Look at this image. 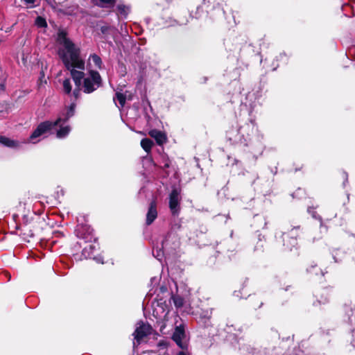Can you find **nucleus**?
<instances>
[{"instance_id": "nucleus-1", "label": "nucleus", "mask_w": 355, "mask_h": 355, "mask_svg": "<svg viewBox=\"0 0 355 355\" xmlns=\"http://www.w3.org/2000/svg\"><path fill=\"white\" fill-rule=\"evenodd\" d=\"M57 41L62 46L58 50V55L64 67L70 71L76 87L72 93L75 100L80 96V86L86 94H91L100 87L102 78L96 70H89V76L85 78L83 71L85 69V62L81 57L80 49L67 37L64 31L58 32Z\"/></svg>"}, {"instance_id": "nucleus-2", "label": "nucleus", "mask_w": 355, "mask_h": 355, "mask_svg": "<svg viewBox=\"0 0 355 355\" xmlns=\"http://www.w3.org/2000/svg\"><path fill=\"white\" fill-rule=\"evenodd\" d=\"M76 107V103L73 101L71 103L69 106L65 107L55 121H46L40 123L30 135L29 138L22 141V143H31L33 144L38 143L42 138H44L45 135L54 128L58 123L62 120H69L75 114Z\"/></svg>"}, {"instance_id": "nucleus-3", "label": "nucleus", "mask_w": 355, "mask_h": 355, "mask_svg": "<svg viewBox=\"0 0 355 355\" xmlns=\"http://www.w3.org/2000/svg\"><path fill=\"white\" fill-rule=\"evenodd\" d=\"M254 127L255 123L252 120L243 125L232 127L227 131L226 137L232 144H241L247 146Z\"/></svg>"}, {"instance_id": "nucleus-4", "label": "nucleus", "mask_w": 355, "mask_h": 355, "mask_svg": "<svg viewBox=\"0 0 355 355\" xmlns=\"http://www.w3.org/2000/svg\"><path fill=\"white\" fill-rule=\"evenodd\" d=\"M92 230L89 227L78 226L76 230L78 236L82 237L86 241L92 242V239L96 241L95 238L92 235ZM98 250V244L94 241L93 243H89L84 247L82 254L85 259H92L94 252Z\"/></svg>"}, {"instance_id": "nucleus-5", "label": "nucleus", "mask_w": 355, "mask_h": 355, "mask_svg": "<svg viewBox=\"0 0 355 355\" xmlns=\"http://www.w3.org/2000/svg\"><path fill=\"white\" fill-rule=\"evenodd\" d=\"M153 315L157 319L164 318L169 312V307L162 299L155 300L151 304Z\"/></svg>"}, {"instance_id": "nucleus-6", "label": "nucleus", "mask_w": 355, "mask_h": 355, "mask_svg": "<svg viewBox=\"0 0 355 355\" xmlns=\"http://www.w3.org/2000/svg\"><path fill=\"white\" fill-rule=\"evenodd\" d=\"M300 227H295L292 228L288 232L283 233V245L289 250L297 246V237L299 235Z\"/></svg>"}, {"instance_id": "nucleus-7", "label": "nucleus", "mask_w": 355, "mask_h": 355, "mask_svg": "<svg viewBox=\"0 0 355 355\" xmlns=\"http://www.w3.org/2000/svg\"><path fill=\"white\" fill-rule=\"evenodd\" d=\"M172 338L180 348L182 349H187L188 340L183 326L176 327Z\"/></svg>"}, {"instance_id": "nucleus-8", "label": "nucleus", "mask_w": 355, "mask_h": 355, "mask_svg": "<svg viewBox=\"0 0 355 355\" xmlns=\"http://www.w3.org/2000/svg\"><path fill=\"white\" fill-rule=\"evenodd\" d=\"M152 331V328L148 324H146L144 322H139L137 323V326L135 329L133 336L135 340H136L137 345H139L140 341L147 336L150 335Z\"/></svg>"}, {"instance_id": "nucleus-9", "label": "nucleus", "mask_w": 355, "mask_h": 355, "mask_svg": "<svg viewBox=\"0 0 355 355\" xmlns=\"http://www.w3.org/2000/svg\"><path fill=\"white\" fill-rule=\"evenodd\" d=\"M211 313V310L208 309L198 311L195 314L198 323L203 327H207L209 326Z\"/></svg>"}, {"instance_id": "nucleus-10", "label": "nucleus", "mask_w": 355, "mask_h": 355, "mask_svg": "<svg viewBox=\"0 0 355 355\" xmlns=\"http://www.w3.org/2000/svg\"><path fill=\"white\" fill-rule=\"evenodd\" d=\"M180 193L173 189L169 196V207L173 214H177L180 209Z\"/></svg>"}, {"instance_id": "nucleus-11", "label": "nucleus", "mask_w": 355, "mask_h": 355, "mask_svg": "<svg viewBox=\"0 0 355 355\" xmlns=\"http://www.w3.org/2000/svg\"><path fill=\"white\" fill-rule=\"evenodd\" d=\"M157 217V202L155 200H152L149 205L148 209L146 214V224L147 225H151Z\"/></svg>"}, {"instance_id": "nucleus-12", "label": "nucleus", "mask_w": 355, "mask_h": 355, "mask_svg": "<svg viewBox=\"0 0 355 355\" xmlns=\"http://www.w3.org/2000/svg\"><path fill=\"white\" fill-rule=\"evenodd\" d=\"M67 121L68 120H62L55 125L59 127V129L56 132V137L58 139H64L69 134L71 127L66 124Z\"/></svg>"}, {"instance_id": "nucleus-13", "label": "nucleus", "mask_w": 355, "mask_h": 355, "mask_svg": "<svg viewBox=\"0 0 355 355\" xmlns=\"http://www.w3.org/2000/svg\"><path fill=\"white\" fill-rule=\"evenodd\" d=\"M157 162L159 168L163 170L166 175H168L169 173L168 169L170 168L171 164L168 155L164 153L160 154Z\"/></svg>"}, {"instance_id": "nucleus-14", "label": "nucleus", "mask_w": 355, "mask_h": 355, "mask_svg": "<svg viewBox=\"0 0 355 355\" xmlns=\"http://www.w3.org/2000/svg\"><path fill=\"white\" fill-rule=\"evenodd\" d=\"M0 144L4 146L12 148H20L21 147L22 141L11 139L4 136H0Z\"/></svg>"}, {"instance_id": "nucleus-15", "label": "nucleus", "mask_w": 355, "mask_h": 355, "mask_svg": "<svg viewBox=\"0 0 355 355\" xmlns=\"http://www.w3.org/2000/svg\"><path fill=\"white\" fill-rule=\"evenodd\" d=\"M171 234H168L164 240L162 241V247L159 248L158 246L154 248L153 250V254L155 258L160 260L161 257L164 254V250H166L168 248V241L171 238Z\"/></svg>"}, {"instance_id": "nucleus-16", "label": "nucleus", "mask_w": 355, "mask_h": 355, "mask_svg": "<svg viewBox=\"0 0 355 355\" xmlns=\"http://www.w3.org/2000/svg\"><path fill=\"white\" fill-rule=\"evenodd\" d=\"M88 65L91 67H95L100 70L103 68V64L101 58L96 53L89 55L88 58Z\"/></svg>"}, {"instance_id": "nucleus-17", "label": "nucleus", "mask_w": 355, "mask_h": 355, "mask_svg": "<svg viewBox=\"0 0 355 355\" xmlns=\"http://www.w3.org/2000/svg\"><path fill=\"white\" fill-rule=\"evenodd\" d=\"M149 135L155 139L159 145H162L166 142L167 138L166 135L160 130H152L149 132Z\"/></svg>"}, {"instance_id": "nucleus-18", "label": "nucleus", "mask_w": 355, "mask_h": 355, "mask_svg": "<svg viewBox=\"0 0 355 355\" xmlns=\"http://www.w3.org/2000/svg\"><path fill=\"white\" fill-rule=\"evenodd\" d=\"M317 302L319 304H325L329 302L330 295L328 289H323L316 295Z\"/></svg>"}, {"instance_id": "nucleus-19", "label": "nucleus", "mask_w": 355, "mask_h": 355, "mask_svg": "<svg viewBox=\"0 0 355 355\" xmlns=\"http://www.w3.org/2000/svg\"><path fill=\"white\" fill-rule=\"evenodd\" d=\"M171 300L177 309H181L187 303V299L185 297H182L179 294L173 295Z\"/></svg>"}, {"instance_id": "nucleus-20", "label": "nucleus", "mask_w": 355, "mask_h": 355, "mask_svg": "<svg viewBox=\"0 0 355 355\" xmlns=\"http://www.w3.org/2000/svg\"><path fill=\"white\" fill-rule=\"evenodd\" d=\"M126 100V96L124 94L116 92L115 96L113 98V101L119 109L122 108Z\"/></svg>"}, {"instance_id": "nucleus-21", "label": "nucleus", "mask_w": 355, "mask_h": 355, "mask_svg": "<svg viewBox=\"0 0 355 355\" xmlns=\"http://www.w3.org/2000/svg\"><path fill=\"white\" fill-rule=\"evenodd\" d=\"M101 31L102 34L104 35L105 39L106 40H108V35H111L114 36L116 34L117 30L114 26H103L101 28Z\"/></svg>"}, {"instance_id": "nucleus-22", "label": "nucleus", "mask_w": 355, "mask_h": 355, "mask_svg": "<svg viewBox=\"0 0 355 355\" xmlns=\"http://www.w3.org/2000/svg\"><path fill=\"white\" fill-rule=\"evenodd\" d=\"M62 90L67 94H70L72 90V83L70 78H65L62 81Z\"/></svg>"}, {"instance_id": "nucleus-23", "label": "nucleus", "mask_w": 355, "mask_h": 355, "mask_svg": "<svg viewBox=\"0 0 355 355\" xmlns=\"http://www.w3.org/2000/svg\"><path fill=\"white\" fill-rule=\"evenodd\" d=\"M94 1L97 6L103 8L113 6L115 3V0H94Z\"/></svg>"}, {"instance_id": "nucleus-24", "label": "nucleus", "mask_w": 355, "mask_h": 355, "mask_svg": "<svg viewBox=\"0 0 355 355\" xmlns=\"http://www.w3.org/2000/svg\"><path fill=\"white\" fill-rule=\"evenodd\" d=\"M153 144V141L148 138L143 139L141 141V146L146 153H149L150 151Z\"/></svg>"}, {"instance_id": "nucleus-25", "label": "nucleus", "mask_w": 355, "mask_h": 355, "mask_svg": "<svg viewBox=\"0 0 355 355\" xmlns=\"http://www.w3.org/2000/svg\"><path fill=\"white\" fill-rule=\"evenodd\" d=\"M117 10H118L119 13L125 17L127 16L128 11H129L128 7H127L124 5H118Z\"/></svg>"}, {"instance_id": "nucleus-26", "label": "nucleus", "mask_w": 355, "mask_h": 355, "mask_svg": "<svg viewBox=\"0 0 355 355\" xmlns=\"http://www.w3.org/2000/svg\"><path fill=\"white\" fill-rule=\"evenodd\" d=\"M333 258L335 262H339L341 261L342 258L344 256V253L340 250H335L332 253Z\"/></svg>"}, {"instance_id": "nucleus-27", "label": "nucleus", "mask_w": 355, "mask_h": 355, "mask_svg": "<svg viewBox=\"0 0 355 355\" xmlns=\"http://www.w3.org/2000/svg\"><path fill=\"white\" fill-rule=\"evenodd\" d=\"M35 24L40 28L46 26V20L42 17H37L35 19Z\"/></svg>"}, {"instance_id": "nucleus-28", "label": "nucleus", "mask_w": 355, "mask_h": 355, "mask_svg": "<svg viewBox=\"0 0 355 355\" xmlns=\"http://www.w3.org/2000/svg\"><path fill=\"white\" fill-rule=\"evenodd\" d=\"M187 21H178L175 19H170V21L168 23L166 24V26H172L175 25H183L185 24Z\"/></svg>"}, {"instance_id": "nucleus-29", "label": "nucleus", "mask_w": 355, "mask_h": 355, "mask_svg": "<svg viewBox=\"0 0 355 355\" xmlns=\"http://www.w3.org/2000/svg\"><path fill=\"white\" fill-rule=\"evenodd\" d=\"M306 270L309 273H314V274H315L317 275H318V272H319L320 270L317 268L316 266L312 265L310 267H309L306 269Z\"/></svg>"}, {"instance_id": "nucleus-30", "label": "nucleus", "mask_w": 355, "mask_h": 355, "mask_svg": "<svg viewBox=\"0 0 355 355\" xmlns=\"http://www.w3.org/2000/svg\"><path fill=\"white\" fill-rule=\"evenodd\" d=\"M308 211H309V213H310V214L312 215V216H313V218H318V219H319L320 221L322 220L321 217H320V216H318V215L316 214V212H315L314 210H313L311 207H309V208H308Z\"/></svg>"}, {"instance_id": "nucleus-31", "label": "nucleus", "mask_w": 355, "mask_h": 355, "mask_svg": "<svg viewBox=\"0 0 355 355\" xmlns=\"http://www.w3.org/2000/svg\"><path fill=\"white\" fill-rule=\"evenodd\" d=\"M215 10L221 11L224 15L226 14V11L225 10L223 4H218L216 7H215Z\"/></svg>"}, {"instance_id": "nucleus-32", "label": "nucleus", "mask_w": 355, "mask_h": 355, "mask_svg": "<svg viewBox=\"0 0 355 355\" xmlns=\"http://www.w3.org/2000/svg\"><path fill=\"white\" fill-rule=\"evenodd\" d=\"M93 259H94L97 263H103V259L101 257H92Z\"/></svg>"}, {"instance_id": "nucleus-33", "label": "nucleus", "mask_w": 355, "mask_h": 355, "mask_svg": "<svg viewBox=\"0 0 355 355\" xmlns=\"http://www.w3.org/2000/svg\"><path fill=\"white\" fill-rule=\"evenodd\" d=\"M352 315L349 318V322L352 324L355 322V314H354L353 311H352Z\"/></svg>"}, {"instance_id": "nucleus-34", "label": "nucleus", "mask_w": 355, "mask_h": 355, "mask_svg": "<svg viewBox=\"0 0 355 355\" xmlns=\"http://www.w3.org/2000/svg\"><path fill=\"white\" fill-rule=\"evenodd\" d=\"M177 355H189V354L187 349H182V351L178 352Z\"/></svg>"}, {"instance_id": "nucleus-35", "label": "nucleus", "mask_w": 355, "mask_h": 355, "mask_svg": "<svg viewBox=\"0 0 355 355\" xmlns=\"http://www.w3.org/2000/svg\"><path fill=\"white\" fill-rule=\"evenodd\" d=\"M166 343L164 340L159 341L158 343V346L162 348L166 347Z\"/></svg>"}, {"instance_id": "nucleus-36", "label": "nucleus", "mask_w": 355, "mask_h": 355, "mask_svg": "<svg viewBox=\"0 0 355 355\" xmlns=\"http://www.w3.org/2000/svg\"><path fill=\"white\" fill-rule=\"evenodd\" d=\"M157 280L158 279H157V277H152L150 279L151 284H153V283L157 284Z\"/></svg>"}, {"instance_id": "nucleus-37", "label": "nucleus", "mask_w": 355, "mask_h": 355, "mask_svg": "<svg viewBox=\"0 0 355 355\" xmlns=\"http://www.w3.org/2000/svg\"><path fill=\"white\" fill-rule=\"evenodd\" d=\"M352 343L353 346L355 347V338L353 339V340L352 341Z\"/></svg>"}, {"instance_id": "nucleus-38", "label": "nucleus", "mask_w": 355, "mask_h": 355, "mask_svg": "<svg viewBox=\"0 0 355 355\" xmlns=\"http://www.w3.org/2000/svg\"><path fill=\"white\" fill-rule=\"evenodd\" d=\"M320 273H321L322 275H324V273H323L322 271H320Z\"/></svg>"}]
</instances>
